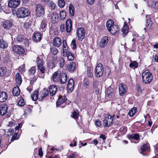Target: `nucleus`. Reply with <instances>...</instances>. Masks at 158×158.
<instances>
[{
  "label": "nucleus",
  "instance_id": "f257e3e1",
  "mask_svg": "<svg viewBox=\"0 0 158 158\" xmlns=\"http://www.w3.org/2000/svg\"><path fill=\"white\" fill-rule=\"evenodd\" d=\"M106 27L108 31L112 35H114L118 33L119 31L118 26L114 24V21L110 19L107 21Z\"/></svg>",
  "mask_w": 158,
  "mask_h": 158
},
{
  "label": "nucleus",
  "instance_id": "f03ea898",
  "mask_svg": "<svg viewBox=\"0 0 158 158\" xmlns=\"http://www.w3.org/2000/svg\"><path fill=\"white\" fill-rule=\"evenodd\" d=\"M30 11L27 8L21 7L19 8L16 11V15L18 18H23L28 16Z\"/></svg>",
  "mask_w": 158,
  "mask_h": 158
},
{
  "label": "nucleus",
  "instance_id": "7ed1b4c3",
  "mask_svg": "<svg viewBox=\"0 0 158 158\" xmlns=\"http://www.w3.org/2000/svg\"><path fill=\"white\" fill-rule=\"evenodd\" d=\"M152 74L148 70H146L142 73V80L144 83H150L152 80Z\"/></svg>",
  "mask_w": 158,
  "mask_h": 158
},
{
  "label": "nucleus",
  "instance_id": "20e7f679",
  "mask_svg": "<svg viewBox=\"0 0 158 158\" xmlns=\"http://www.w3.org/2000/svg\"><path fill=\"white\" fill-rule=\"evenodd\" d=\"M103 72V68L102 64L98 63L95 70V73L97 77L99 78L102 76Z\"/></svg>",
  "mask_w": 158,
  "mask_h": 158
},
{
  "label": "nucleus",
  "instance_id": "39448f33",
  "mask_svg": "<svg viewBox=\"0 0 158 158\" xmlns=\"http://www.w3.org/2000/svg\"><path fill=\"white\" fill-rule=\"evenodd\" d=\"M103 119V124L106 127H108L113 122V118L110 115H106Z\"/></svg>",
  "mask_w": 158,
  "mask_h": 158
},
{
  "label": "nucleus",
  "instance_id": "423d86ee",
  "mask_svg": "<svg viewBox=\"0 0 158 158\" xmlns=\"http://www.w3.org/2000/svg\"><path fill=\"white\" fill-rule=\"evenodd\" d=\"M77 35L78 40L82 41L85 37V31L83 27L78 28L77 30Z\"/></svg>",
  "mask_w": 158,
  "mask_h": 158
},
{
  "label": "nucleus",
  "instance_id": "0eeeda50",
  "mask_svg": "<svg viewBox=\"0 0 158 158\" xmlns=\"http://www.w3.org/2000/svg\"><path fill=\"white\" fill-rule=\"evenodd\" d=\"M35 8L36 15L37 16L40 17L44 14V9L40 4H37L36 5Z\"/></svg>",
  "mask_w": 158,
  "mask_h": 158
},
{
  "label": "nucleus",
  "instance_id": "6e6552de",
  "mask_svg": "<svg viewBox=\"0 0 158 158\" xmlns=\"http://www.w3.org/2000/svg\"><path fill=\"white\" fill-rule=\"evenodd\" d=\"M48 94V91L47 89H44L38 94V100L42 101L44 98L46 97Z\"/></svg>",
  "mask_w": 158,
  "mask_h": 158
},
{
  "label": "nucleus",
  "instance_id": "1a4fd4ad",
  "mask_svg": "<svg viewBox=\"0 0 158 158\" xmlns=\"http://www.w3.org/2000/svg\"><path fill=\"white\" fill-rule=\"evenodd\" d=\"M127 86L123 83H120L119 85V94L122 96H123L126 94L127 91Z\"/></svg>",
  "mask_w": 158,
  "mask_h": 158
},
{
  "label": "nucleus",
  "instance_id": "9d476101",
  "mask_svg": "<svg viewBox=\"0 0 158 158\" xmlns=\"http://www.w3.org/2000/svg\"><path fill=\"white\" fill-rule=\"evenodd\" d=\"M37 62L38 67V69L42 74L44 73L45 72V68L44 66V63L43 61L39 59V57H37Z\"/></svg>",
  "mask_w": 158,
  "mask_h": 158
},
{
  "label": "nucleus",
  "instance_id": "9b49d317",
  "mask_svg": "<svg viewBox=\"0 0 158 158\" xmlns=\"http://www.w3.org/2000/svg\"><path fill=\"white\" fill-rule=\"evenodd\" d=\"M20 3V0H10L8 3V6L10 8H16Z\"/></svg>",
  "mask_w": 158,
  "mask_h": 158
},
{
  "label": "nucleus",
  "instance_id": "f8f14e48",
  "mask_svg": "<svg viewBox=\"0 0 158 158\" xmlns=\"http://www.w3.org/2000/svg\"><path fill=\"white\" fill-rule=\"evenodd\" d=\"M13 51L19 54H23L24 51L23 48L19 45H15L13 47Z\"/></svg>",
  "mask_w": 158,
  "mask_h": 158
},
{
  "label": "nucleus",
  "instance_id": "ddd939ff",
  "mask_svg": "<svg viewBox=\"0 0 158 158\" xmlns=\"http://www.w3.org/2000/svg\"><path fill=\"white\" fill-rule=\"evenodd\" d=\"M108 42V37L107 36H105L101 39L99 42V45L100 47L102 48H104L107 45Z\"/></svg>",
  "mask_w": 158,
  "mask_h": 158
},
{
  "label": "nucleus",
  "instance_id": "4468645a",
  "mask_svg": "<svg viewBox=\"0 0 158 158\" xmlns=\"http://www.w3.org/2000/svg\"><path fill=\"white\" fill-rule=\"evenodd\" d=\"M74 83L73 80L72 79H70L67 85V90L68 92H71L74 89Z\"/></svg>",
  "mask_w": 158,
  "mask_h": 158
},
{
  "label": "nucleus",
  "instance_id": "2eb2a0df",
  "mask_svg": "<svg viewBox=\"0 0 158 158\" xmlns=\"http://www.w3.org/2000/svg\"><path fill=\"white\" fill-rule=\"evenodd\" d=\"M60 73L59 71H56L52 74L51 78L53 82H56L59 81Z\"/></svg>",
  "mask_w": 158,
  "mask_h": 158
},
{
  "label": "nucleus",
  "instance_id": "dca6fc26",
  "mask_svg": "<svg viewBox=\"0 0 158 158\" xmlns=\"http://www.w3.org/2000/svg\"><path fill=\"white\" fill-rule=\"evenodd\" d=\"M67 75L66 73H60L59 81L60 83L62 84L65 83L67 82Z\"/></svg>",
  "mask_w": 158,
  "mask_h": 158
},
{
  "label": "nucleus",
  "instance_id": "f3484780",
  "mask_svg": "<svg viewBox=\"0 0 158 158\" xmlns=\"http://www.w3.org/2000/svg\"><path fill=\"white\" fill-rule=\"evenodd\" d=\"M41 35L40 32H35L33 34L32 39L35 41L37 42L41 40Z\"/></svg>",
  "mask_w": 158,
  "mask_h": 158
},
{
  "label": "nucleus",
  "instance_id": "a211bd4d",
  "mask_svg": "<svg viewBox=\"0 0 158 158\" xmlns=\"http://www.w3.org/2000/svg\"><path fill=\"white\" fill-rule=\"evenodd\" d=\"M72 27V22L70 19H67L66 23V30L68 33H69Z\"/></svg>",
  "mask_w": 158,
  "mask_h": 158
},
{
  "label": "nucleus",
  "instance_id": "6ab92c4d",
  "mask_svg": "<svg viewBox=\"0 0 158 158\" xmlns=\"http://www.w3.org/2000/svg\"><path fill=\"white\" fill-rule=\"evenodd\" d=\"M53 43L54 46L59 47L61 44V39L59 37L54 38L53 39Z\"/></svg>",
  "mask_w": 158,
  "mask_h": 158
},
{
  "label": "nucleus",
  "instance_id": "aec40b11",
  "mask_svg": "<svg viewBox=\"0 0 158 158\" xmlns=\"http://www.w3.org/2000/svg\"><path fill=\"white\" fill-rule=\"evenodd\" d=\"M8 96L6 92L4 91L0 92V102H3L7 99Z\"/></svg>",
  "mask_w": 158,
  "mask_h": 158
},
{
  "label": "nucleus",
  "instance_id": "412c9836",
  "mask_svg": "<svg viewBox=\"0 0 158 158\" xmlns=\"http://www.w3.org/2000/svg\"><path fill=\"white\" fill-rule=\"evenodd\" d=\"M63 54L67 56L68 59L69 60L72 61L74 60V55L69 51H65L63 49Z\"/></svg>",
  "mask_w": 158,
  "mask_h": 158
},
{
  "label": "nucleus",
  "instance_id": "4be33fe9",
  "mask_svg": "<svg viewBox=\"0 0 158 158\" xmlns=\"http://www.w3.org/2000/svg\"><path fill=\"white\" fill-rule=\"evenodd\" d=\"M12 25L11 21L10 20H7L4 21L2 24L3 27L6 29H9L10 28Z\"/></svg>",
  "mask_w": 158,
  "mask_h": 158
},
{
  "label": "nucleus",
  "instance_id": "5701e85b",
  "mask_svg": "<svg viewBox=\"0 0 158 158\" xmlns=\"http://www.w3.org/2000/svg\"><path fill=\"white\" fill-rule=\"evenodd\" d=\"M76 67V65L75 63L73 62H72L70 63L68 66L67 69L70 72L73 73L74 72L75 70Z\"/></svg>",
  "mask_w": 158,
  "mask_h": 158
},
{
  "label": "nucleus",
  "instance_id": "b1692460",
  "mask_svg": "<svg viewBox=\"0 0 158 158\" xmlns=\"http://www.w3.org/2000/svg\"><path fill=\"white\" fill-rule=\"evenodd\" d=\"M57 90V88L55 85H51L49 87V90L51 95H54Z\"/></svg>",
  "mask_w": 158,
  "mask_h": 158
},
{
  "label": "nucleus",
  "instance_id": "393cba45",
  "mask_svg": "<svg viewBox=\"0 0 158 158\" xmlns=\"http://www.w3.org/2000/svg\"><path fill=\"white\" fill-rule=\"evenodd\" d=\"M66 100L67 98H66L65 97L60 95L58 98V100L56 102V106H58L62 104Z\"/></svg>",
  "mask_w": 158,
  "mask_h": 158
},
{
  "label": "nucleus",
  "instance_id": "a878e982",
  "mask_svg": "<svg viewBox=\"0 0 158 158\" xmlns=\"http://www.w3.org/2000/svg\"><path fill=\"white\" fill-rule=\"evenodd\" d=\"M7 106L6 105H2L1 107L0 110V114L1 116L5 115L7 110Z\"/></svg>",
  "mask_w": 158,
  "mask_h": 158
},
{
  "label": "nucleus",
  "instance_id": "bb28decb",
  "mask_svg": "<svg viewBox=\"0 0 158 158\" xmlns=\"http://www.w3.org/2000/svg\"><path fill=\"white\" fill-rule=\"evenodd\" d=\"M15 81L16 85L17 86H19L22 83V78L19 73H17L16 74L15 76Z\"/></svg>",
  "mask_w": 158,
  "mask_h": 158
},
{
  "label": "nucleus",
  "instance_id": "cd10ccee",
  "mask_svg": "<svg viewBox=\"0 0 158 158\" xmlns=\"http://www.w3.org/2000/svg\"><path fill=\"white\" fill-rule=\"evenodd\" d=\"M140 153L143 155V153L149 148V145L148 144H144L140 146Z\"/></svg>",
  "mask_w": 158,
  "mask_h": 158
},
{
  "label": "nucleus",
  "instance_id": "c85d7f7f",
  "mask_svg": "<svg viewBox=\"0 0 158 158\" xmlns=\"http://www.w3.org/2000/svg\"><path fill=\"white\" fill-rule=\"evenodd\" d=\"M20 90L19 87L17 86L15 87L13 89L12 93L15 96H18L20 94Z\"/></svg>",
  "mask_w": 158,
  "mask_h": 158
},
{
  "label": "nucleus",
  "instance_id": "c756f323",
  "mask_svg": "<svg viewBox=\"0 0 158 158\" xmlns=\"http://www.w3.org/2000/svg\"><path fill=\"white\" fill-rule=\"evenodd\" d=\"M32 99L34 101H36L38 100V91L35 90L34 91L32 94L31 96Z\"/></svg>",
  "mask_w": 158,
  "mask_h": 158
},
{
  "label": "nucleus",
  "instance_id": "7c9ffc66",
  "mask_svg": "<svg viewBox=\"0 0 158 158\" xmlns=\"http://www.w3.org/2000/svg\"><path fill=\"white\" fill-rule=\"evenodd\" d=\"M46 24L45 21L42 20L40 26V30L41 31H44L46 30Z\"/></svg>",
  "mask_w": 158,
  "mask_h": 158
},
{
  "label": "nucleus",
  "instance_id": "2f4dec72",
  "mask_svg": "<svg viewBox=\"0 0 158 158\" xmlns=\"http://www.w3.org/2000/svg\"><path fill=\"white\" fill-rule=\"evenodd\" d=\"M113 91L114 90L113 88L110 87L108 88L107 90L106 94L108 97L109 98H111V97L113 94Z\"/></svg>",
  "mask_w": 158,
  "mask_h": 158
},
{
  "label": "nucleus",
  "instance_id": "473e14b6",
  "mask_svg": "<svg viewBox=\"0 0 158 158\" xmlns=\"http://www.w3.org/2000/svg\"><path fill=\"white\" fill-rule=\"evenodd\" d=\"M51 17L52 20L56 21L59 18L58 14L56 12H53L52 14Z\"/></svg>",
  "mask_w": 158,
  "mask_h": 158
},
{
  "label": "nucleus",
  "instance_id": "72a5a7b5",
  "mask_svg": "<svg viewBox=\"0 0 158 158\" xmlns=\"http://www.w3.org/2000/svg\"><path fill=\"white\" fill-rule=\"evenodd\" d=\"M69 13L71 16L73 17L74 14V9L73 5L72 4L69 5Z\"/></svg>",
  "mask_w": 158,
  "mask_h": 158
},
{
  "label": "nucleus",
  "instance_id": "f704fd0d",
  "mask_svg": "<svg viewBox=\"0 0 158 158\" xmlns=\"http://www.w3.org/2000/svg\"><path fill=\"white\" fill-rule=\"evenodd\" d=\"M8 47L7 43L2 39H0V48H5Z\"/></svg>",
  "mask_w": 158,
  "mask_h": 158
},
{
  "label": "nucleus",
  "instance_id": "c9c22d12",
  "mask_svg": "<svg viewBox=\"0 0 158 158\" xmlns=\"http://www.w3.org/2000/svg\"><path fill=\"white\" fill-rule=\"evenodd\" d=\"M7 69L4 67L0 68V76H3L5 75L7 72Z\"/></svg>",
  "mask_w": 158,
  "mask_h": 158
},
{
  "label": "nucleus",
  "instance_id": "e433bc0d",
  "mask_svg": "<svg viewBox=\"0 0 158 158\" xmlns=\"http://www.w3.org/2000/svg\"><path fill=\"white\" fill-rule=\"evenodd\" d=\"M50 52L52 54L55 55L58 53L59 51L58 49L56 48L52 47L50 48Z\"/></svg>",
  "mask_w": 158,
  "mask_h": 158
},
{
  "label": "nucleus",
  "instance_id": "4c0bfd02",
  "mask_svg": "<svg viewBox=\"0 0 158 158\" xmlns=\"http://www.w3.org/2000/svg\"><path fill=\"white\" fill-rule=\"evenodd\" d=\"M137 110L136 108L134 107L129 111L128 113V114L130 116L132 117L136 113Z\"/></svg>",
  "mask_w": 158,
  "mask_h": 158
},
{
  "label": "nucleus",
  "instance_id": "58836bf2",
  "mask_svg": "<svg viewBox=\"0 0 158 158\" xmlns=\"http://www.w3.org/2000/svg\"><path fill=\"white\" fill-rule=\"evenodd\" d=\"M93 71L90 68H88L87 70V75L89 77L91 78L93 77V74L92 73Z\"/></svg>",
  "mask_w": 158,
  "mask_h": 158
},
{
  "label": "nucleus",
  "instance_id": "ea45409f",
  "mask_svg": "<svg viewBox=\"0 0 158 158\" xmlns=\"http://www.w3.org/2000/svg\"><path fill=\"white\" fill-rule=\"evenodd\" d=\"M129 137L131 139H134L136 140L139 138V135L138 134H133L129 135Z\"/></svg>",
  "mask_w": 158,
  "mask_h": 158
},
{
  "label": "nucleus",
  "instance_id": "a19ab883",
  "mask_svg": "<svg viewBox=\"0 0 158 158\" xmlns=\"http://www.w3.org/2000/svg\"><path fill=\"white\" fill-rule=\"evenodd\" d=\"M57 62H59V66L60 68H62L64 66V60L63 57H60Z\"/></svg>",
  "mask_w": 158,
  "mask_h": 158
},
{
  "label": "nucleus",
  "instance_id": "79ce46f5",
  "mask_svg": "<svg viewBox=\"0 0 158 158\" xmlns=\"http://www.w3.org/2000/svg\"><path fill=\"white\" fill-rule=\"evenodd\" d=\"M147 28L150 29L152 28V22L151 20L150 19H147Z\"/></svg>",
  "mask_w": 158,
  "mask_h": 158
},
{
  "label": "nucleus",
  "instance_id": "37998d69",
  "mask_svg": "<svg viewBox=\"0 0 158 158\" xmlns=\"http://www.w3.org/2000/svg\"><path fill=\"white\" fill-rule=\"evenodd\" d=\"M129 66L130 68L134 67L135 68H137L138 66V63L136 61H134L130 63Z\"/></svg>",
  "mask_w": 158,
  "mask_h": 158
},
{
  "label": "nucleus",
  "instance_id": "c03bdc74",
  "mask_svg": "<svg viewBox=\"0 0 158 158\" xmlns=\"http://www.w3.org/2000/svg\"><path fill=\"white\" fill-rule=\"evenodd\" d=\"M47 3L49 6L51 7L52 9L54 10L55 9L56 5L54 2L51 1H48L47 2Z\"/></svg>",
  "mask_w": 158,
  "mask_h": 158
},
{
  "label": "nucleus",
  "instance_id": "a18cd8bd",
  "mask_svg": "<svg viewBox=\"0 0 158 158\" xmlns=\"http://www.w3.org/2000/svg\"><path fill=\"white\" fill-rule=\"evenodd\" d=\"M60 17L61 19L62 20H64L66 17V12L63 10H61L60 12Z\"/></svg>",
  "mask_w": 158,
  "mask_h": 158
},
{
  "label": "nucleus",
  "instance_id": "49530a36",
  "mask_svg": "<svg viewBox=\"0 0 158 158\" xmlns=\"http://www.w3.org/2000/svg\"><path fill=\"white\" fill-rule=\"evenodd\" d=\"M144 1H146L148 5L151 7H152L155 1L154 0H145Z\"/></svg>",
  "mask_w": 158,
  "mask_h": 158
},
{
  "label": "nucleus",
  "instance_id": "de8ad7c7",
  "mask_svg": "<svg viewBox=\"0 0 158 158\" xmlns=\"http://www.w3.org/2000/svg\"><path fill=\"white\" fill-rule=\"evenodd\" d=\"M24 38L23 35H18L17 37V41L19 43H21L23 41Z\"/></svg>",
  "mask_w": 158,
  "mask_h": 158
},
{
  "label": "nucleus",
  "instance_id": "09e8293b",
  "mask_svg": "<svg viewBox=\"0 0 158 158\" xmlns=\"http://www.w3.org/2000/svg\"><path fill=\"white\" fill-rule=\"evenodd\" d=\"M48 66L50 69L55 67V64L53 60H51L48 63Z\"/></svg>",
  "mask_w": 158,
  "mask_h": 158
},
{
  "label": "nucleus",
  "instance_id": "8fccbe9b",
  "mask_svg": "<svg viewBox=\"0 0 158 158\" xmlns=\"http://www.w3.org/2000/svg\"><path fill=\"white\" fill-rule=\"evenodd\" d=\"M58 5L60 7H63L65 5V1L64 0H59Z\"/></svg>",
  "mask_w": 158,
  "mask_h": 158
},
{
  "label": "nucleus",
  "instance_id": "3c124183",
  "mask_svg": "<svg viewBox=\"0 0 158 158\" xmlns=\"http://www.w3.org/2000/svg\"><path fill=\"white\" fill-rule=\"evenodd\" d=\"M72 114H73L72 115V117L73 118L75 119H76L78 118L79 114L77 112L75 111H74L72 113Z\"/></svg>",
  "mask_w": 158,
  "mask_h": 158
},
{
  "label": "nucleus",
  "instance_id": "603ef678",
  "mask_svg": "<svg viewBox=\"0 0 158 158\" xmlns=\"http://www.w3.org/2000/svg\"><path fill=\"white\" fill-rule=\"evenodd\" d=\"M35 68V67H32L29 70V73L30 75H33L35 73L36 71Z\"/></svg>",
  "mask_w": 158,
  "mask_h": 158
},
{
  "label": "nucleus",
  "instance_id": "864d4df0",
  "mask_svg": "<svg viewBox=\"0 0 158 158\" xmlns=\"http://www.w3.org/2000/svg\"><path fill=\"white\" fill-rule=\"evenodd\" d=\"M122 31L124 34H127L128 31V28L127 26H123V28Z\"/></svg>",
  "mask_w": 158,
  "mask_h": 158
},
{
  "label": "nucleus",
  "instance_id": "5fc2aeb1",
  "mask_svg": "<svg viewBox=\"0 0 158 158\" xmlns=\"http://www.w3.org/2000/svg\"><path fill=\"white\" fill-rule=\"evenodd\" d=\"M31 25V23L29 21L28 22H26L24 23V27L25 28L27 29L29 28L30 27Z\"/></svg>",
  "mask_w": 158,
  "mask_h": 158
},
{
  "label": "nucleus",
  "instance_id": "6e6d98bb",
  "mask_svg": "<svg viewBox=\"0 0 158 158\" xmlns=\"http://www.w3.org/2000/svg\"><path fill=\"white\" fill-rule=\"evenodd\" d=\"M71 46L72 48L75 49L76 48V40L75 39H73L71 44Z\"/></svg>",
  "mask_w": 158,
  "mask_h": 158
},
{
  "label": "nucleus",
  "instance_id": "4d7b16f0",
  "mask_svg": "<svg viewBox=\"0 0 158 158\" xmlns=\"http://www.w3.org/2000/svg\"><path fill=\"white\" fill-rule=\"evenodd\" d=\"M152 7L154 8L155 10H158V2L155 1Z\"/></svg>",
  "mask_w": 158,
  "mask_h": 158
},
{
  "label": "nucleus",
  "instance_id": "13d9d810",
  "mask_svg": "<svg viewBox=\"0 0 158 158\" xmlns=\"http://www.w3.org/2000/svg\"><path fill=\"white\" fill-rule=\"evenodd\" d=\"M137 94L138 95H140L142 93V89L139 85H138L137 86Z\"/></svg>",
  "mask_w": 158,
  "mask_h": 158
},
{
  "label": "nucleus",
  "instance_id": "bf43d9fd",
  "mask_svg": "<svg viewBox=\"0 0 158 158\" xmlns=\"http://www.w3.org/2000/svg\"><path fill=\"white\" fill-rule=\"evenodd\" d=\"M14 132V130L10 129L7 132L6 134L8 136L11 135Z\"/></svg>",
  "mask_w": 158,
  "mask_h": 158
},
{
  "label": "nucleus",
  "instance_id": "052dcab7",
  "mask_svg": "<svg viewBox=\"0 0 158 158\" xmlns=\"http://www.w3.org/2000/svg\"><path fill=\"white\" fill-rule=\"evenodd\" d=\"M18 104L19 106H23L25 105V103L23 99V98L20 99L18 102Z\"/></svg>",
  "mask_w": 158,
  "mask_h": 158
},
{
  "label": "nucleus",
  "instance_id": "680f3d73",
  "mask_svg": "<svg viewBox=\"0 0 158 158\" xmlns=\"http://www.w3.org/2000/svg\"><path fill=\"white\" fill-rule=\"evenodd\" d=\"M17 135L18 134L17 133H15V134L13 136L11 139H10V141L12 142L15 139H18V138L17 137Z\"/></svg>",
  "mask_w": 158,
  "mask_h": 158
},
{
  "label": "nucleus",
  "instance_id": "e2e57ef3",
  "mask_svg": "<svg viewBox=\"0 0 158 158\" xmlns=\"http://www.w3.org/2000/svg\"><path fill=\"white\" fill-rule=\"evenodd\" d=\"M99 83L97 81H94L93 84V87L94 88H97L99 86Z\"/></svg>",
  "mask_w": 158,
  "mask_h": 158
},
{
  "label": "nucleus",
  "instance_id": "0e129e2a",
  "mask_svg": "<svg viewBox=\"0 0 158 158\" xmlns=\"http://www.w3.org/2000/svg\"><path fill=\"white\" fill-rule=\"evenodd\" d=\"M63 49L65 51H67L66 48L67 47V44L66 42V41L65 40H63Z\"/></svg>",
  "mask_w": 158,
  "mask_h": 158
},
{
  "label": "nucleus",
  "instance_id": "69168bd1",
  "mask_svg": "<svg viewBox=\"0 0 158 158\" xmlns=\"http://www.w3.org/2000/svg\"><path fill=\"white\" fill-rule=\"evenodd\" d=\"M60 31L63 32L65 31V26L64 24H61L60 26Z\"/></svg>",
  "mask_w": 158,
  "mask_h": 158
},
{
  "label": "nucleus",
  "instance_id": "338daca9",
  "mask_svg": "<svg viewBox=\"0 0 158 158\" xmlns=\"http://www.w3.org/2000/svg\"><path fill=\"white\" fill-rule=\"evenodd\" d=\"M38 154L40 157L43 156V151L42 149V148H40L39 149V153Z\"/></svg>",
  "mask_w": 158,
  "mask_h": 158
},
{
  "label": "nucleus",
  "instance_id": "774afa93",
  "mask_svg": "<svg viewBox=\"0 0 158 158\" xmlns=\"http://www.w3.org/2000/svg\"><path fill=\"white\" fill-rule=\"evenodd\" d=\"M76 156V155L74 153H73L69 156L68 158H75Z\"/></svg>",
  "mask_w": 158,
  "mask_h": 158
}]
</instances>
